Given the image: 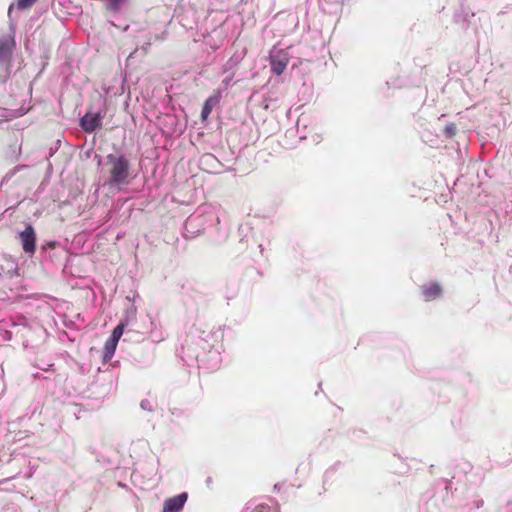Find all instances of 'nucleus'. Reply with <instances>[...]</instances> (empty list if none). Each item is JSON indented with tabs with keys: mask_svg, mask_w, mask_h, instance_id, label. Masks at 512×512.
<instances>
[{
	"mask_svg": "<svg viewBox=\"0 0 512 512\" xmlns=\"http://www.w3.org/2000/svg\"><path fill=\"white\" fill-rule=\"evenodd\" d=\"M289 63V58L286 53L279 51L276 56L270 59L271 71L276 75H281Z\"/></svg>",
	"mask_w": 512,
	"mask_h": 512,
	"instance_id": "obj_5",
	"label": "nucleus"
},
{
	"mask_svg": "<svg viewBox=\"0 0 512 512\" xmlns=\"http://www.w3.org/2000/svg\"><path fill=\"white\" fill-rule=\"evenodd\" d=\"M37 0H18L17 6L19 9H26L31 7Z\"/></svg>",
	"mask_w": 512,
	"mask_h": 512,
	"instance_id": "obj_12",
	"label": "nucleus"
},
{
	"mask_svg": "<svg viewBox=\"0 0 512 512\" xmlns=\"http://www.w3.org/2000/svg\"><path fill=\"white\" fill-rule=\"evenodd\" d=\"M19 238L25 253L32 255L36 250V233L32 225L28 224L25 229L20 232Z\"/></svg>",
	"mask_w": 512,
	"mask_h": 512,
	"instance_id": "obj_2",
	"label": "nucleus"
},
{
	"mask_svg": "<svg viewBox=\"0 0 512 512\" xmlns=\"http://www.w3.org/2000/svg\"><path fill=\"white\" fill-rule=\"evenodd\" d=\"M102 116L100 113H86L81 118V127L87 132L91 133L101 126Z\"/></svg>",
	"mask_w": 512,
	"mask_h": 512,
	"instance_id": "obj_4",
	"label": "nucleus"
},
{
	"mask_svg": "<svg viewBox=\"0 0 512 512\" xmlns=\"http://www.w3.org/2000/svg\"><path fill=\"white\" fill-rule=\"evenodd\" d=\"M188 495L187 493H181L177 496L168 498L163 503V510L162 512H179L183 509L186 501H187Z\"/></svg>",
	"mask_w": 512,
	"mask_h": 512,
	"instance_id": "obj_3",
	"label": "nucleus"
},
{
	"mask_svg": "<svg viewBox=\"0 0 512 512\" xmlns=\"http://www.w3.org/2000/svg\"><path fill=\"white\" fill-rule=\"evenodd\" d=\"M264 509H269V506L268 505H264V504L257 505L256 508H255V511L256 512H263Z\"/></svg>",
	"mask_w": 512,
	"mask_h": 512,
	"instance_id": "obj_13",
	"label": "nucleus"
},
{
	"mask_svg": "<svg viewBox=\"0 0 512 512\" xmlns=\"http://www.w3.org/2000/svg\"><path fill=\"white\" fill-rule=\"evenodd\" d=\"M108 10L118 11L124 4L125 0H105Z\"/></svg>",
	"mask_w": 512,
	"mask_h": 512,
	"instance_id": "obj_11",
	"label": "nucleus"
},
{
	"mask_svg": "<svg viewBox=\"0 0 512 512\" xmlns=\"http://www.w3.org/2000/svg\"><path fill=\"white\" fill-rule=\"evenodd\" d=\"M109 184H126L130 175V163L124 155L109 154L107 156Z\"/></svg>",
	"mask_w": 512,
	"mask_h": 512,
	"instance_id": "obj_1",
	"label": "nucleus"
},
{
	"mask_svg": "<svg viewBox=\"0 0 512 512\" xmlns=\"http://www.w3.org/2000/svg\"><path fill=\"white\" fill-rule=\"evenodd\" d=\"M221 98V94L219 91L211 95L206 101L204 102V105L202 107L201 111V120L206 121L211 114L213 108L219 103Z\"/></svg>",
	"mask_w": 512,
	"mask_h": 512,
	"instance_id": "obj_7",
	"label": "nucleus"
},
{
	"mask_svg": "<svg viewBox=\"0 0 512 512\" xmlns=\"http://www.w3.org/2000/svg\"><path fill=\"white\" fill-rule=\"evenodd\" d=\"M117 344H118L117 342H115L114 340H111L110 338L106 341V343L104 345V351H103L104 361H109L112 359V357L115 353Z\"/></svg>",
	"mask_w": 512,
	"mask_h": 512,
	"instance_id": "obj_9",
	"label": "nucleus"
},
{
	"mask_svg": "<svg viewBox=\"0 0 512 512\" xmlns=\"http://www.w3.org/2000/svg\"><path fill=\"white\" fill-rule=\"evenodd\" d=\"M124 324L123 323H119L112 331V334L110 336V339L111 340H114L115 342L118 343L119 339L121 338V336L123 335V332H124Z\"/></svg>",
	"mask_w": 512,
	"mask_h": 512,
	"instance_id": "obj_10",
	"label": "nucleus"
},
{
	"mask_svg": "<svg viewBox=\"0 0 512 512\" xmlns=\"http://www.w3.org/2000/svg\"><path fill=\"white\" fill-rule=\"evenodd\" d=\"M421 294L424 300L429 302L438 298L442 294V287L439 283H430L421 287Z\"/></svg>",
	"mask_w": 512,
	"mask_h": 512,
	"instance_id": "obj_6",
	"label": "nucleus"
},
{
	"mask_svg": "<svg viewBox=\"0 0 512 512\" xmlns=\"http://www.w3.org/2000/svg\"><path fill=\"white\" fill-rule=\"evenodd\" d=\"M14 45V41L10 37L0 39V61L6 60Z\"/></svg>",
	"mask_w": 512,
	"mask_h": 512,
	"instance_id": "obj_8",
	"label": "nucleus"
}]
</instances>
